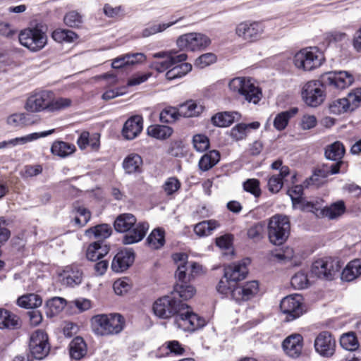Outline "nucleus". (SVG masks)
I'll list each match as a JSON object with an SVG mask.
<instances>
[{"label": "nucleus", "mask_w": 361, "mask_h": 361, "mask_svg": "<svg viewBox=\"0 0 361 361\" xmlns=\"http://www.w3.org/2000/svg\"><path fill=\"white\" fill-rule=\"evenodd\" d=\"M114 226L117 232L126 233L122 239L125 245L139 243L145 238L149 228L147 222H137L136 217L130 213L118 215L114 221Z\"/></svg>", "instance_id": "f257e3e1"}, {"label": "nucleus", "mask_w": 361, "mask_h": 361, "mask_svg": "<svg viewBox=\"0 0 361 361\" xmlns=\"http://www.w3.org/2000/svg\"><path fill=\"white\" fill-rule=\"evenodd\" d=\"M180 286L176 285L175 290L169 295L162 297L156 300L153 305V311L159 318L168 319L175 317V323L178 328L180 327L178 312L180 310V291L178 290Z\"/></svg>", "instance_id": "f03ea898"}, {"label": "nucleus", "mask_w": 361, "mask_h": 361, "mask_svg": "<svg viewBox=\"0 0 361 361\" xmlns=\"http://www.w3.org/2000/svg\"><path fill=\"white\" fill-rule=\"evenodd\" d=\"M94 332L99 336L117 334L124 328L125 319L120 314H98L92 317Z\"/></svg>", "instance_id": "7ed1b4c3"}, {"label": "nucleus", "mask_w": 361, "mask_h": 361, "mask_svg": "<svg viewBox=\"0 0 361 361\" xmlns=\"http://www.w3.org/2000/svg\"><path fill=\"white\" fill-rule=\"evenodd\" d=\"M228 87L233 93L243 97L249 103L257 104L262 99L260 89L248 78H235L229 82Z\"/></svg>", "instance_id": "20e7f679"}, {"label": "nucleus", "mask_w": 361, "mask_h": 361, "mask_svg": "<svg viewBox=\"0 0 361 361\" xmlns=\"http://www.w3.org/2000/svg\"><path fill=\"white\" fill-rule=\"evenodd\" d=\"M152 56L154 58L166 59L164 61H156L152 63L151 67L158 72H164L174 66L166 72V78L167 80H173L180 76V66L178 64L180 62V54L178 51H161L154 54Z\"/></svg>", "instance_id": "39448f33"}, {"label": "nucleus", "mask_w": 361, "mask_h": 361, "mask_svg": "<svg viewBox=\"0 0 361 361\" xmlns=\"http://www.w3.org/2000/svg\"><path fill=\"white\" fill-rule=\"evenodd\" d=\"M290 229V221L286 216H273L269 219L267 226L269 241L276 245H282L288 238Z\"/></svg>", "instance_id": "423d86ee"}, {"label": "nucleus", "mask_w": 361, "mask_h": 361, "mask_svg": "<svg viewBox=\"0 0 361 361\" xmlns=\"http://www.w3.org/2000/svg\"><path fill=\"white\" fill-rule=\"evenodd\" d=\"M324 61L323 54L315 47L302 49L293 58L295 66L305 71L319 67Z\"/></svg>", "instance_id": "0eeeda50"}, {"label": "nucleus", "mask_w": 361, "mask_h": 361, "mask_svg": "<svg viewBox=\"0 0 361 361\" xmlns=\"http://www.w3.org/2000/svg\"><path fill=\"white\" fill-rule=\"evenodd\" d=\"M342 265L343 264L337 258L324 257L314 262L311 272L319 279L330 281L341 270Z\"/></svg>", "instance_id": "6e6552de"}, {"label": "nucleus", "mask_w": 361, "mask_h": 361, "mask_svg": "<svg viewBox=\"0 0 361 361\" xmlns=\"http://www.w3.org/2000/svg\"><path fill=\"white\" fill-rule=\"evenodd\" d=\"M20 43L32 51L41 50L47 44V35L38 26L22 30L18 36Z\"/></svg>", "instance_id": "1a4fd4ad"}, {"label": "nucleus", "mask_w": 361, "mask_h": 361, "mask_svg": "<svg viewBox=\"0 0 361 361\" xmlns=\"http://www.w3.org/2000/svg\"><path fill=\"white\" fill-rule=\"evenodd\" d=\"M322 83L319 80H310L302 87V98L307 106L317 107L324 101L325 94Z\"/></svg>", "instance_id": "9d476101"}, {"label": "nucleus", "mask_w": 361, "mask_h": 361, "mask_svg": "<svg viewBox=\"0 0 361 361\" xmlns=\"http://www.w3.org/2000/svg\"><path fill=\"white\" fill-rule=\"evenodd\" d=\"M235 31L238 37L252 42L261 38L264 26L261 22L246 20L238 24Z\"/></svg>", "instance_id": "9b49d317"}, {"label": "nucleus", "mask_w": 361, "mask_h": 361, "mask_svg": "<svg viewBox=\"0 0 361 361\" xmlns=\"http://www.w3.org/2000/svg\"><path fill=\"white\" fill-rule=\"evenodd\" d=\"M347 164L344 161H339L332 164H324L314 171L312 176L307 180V185L318 187L325 182V179L329 175L336 174L340 171L345 172Z\"/></svg>", "instance_id": "f8f14e48"}, {"label": "nucleus", "mask_w": 361, "mask_h": 361, "mask_svg": "<svg viewBox=\"0 0 361 361\" xmlns=\"http://www.w3.org/2000/svg\"><path fill=\"white\" fill-rule=\"evenodd\" d=\"M281 312L286 315V322L300 317L303 313L302 298L300 295H290L285 297L280 304Z\"/></svg>", "instance_id": "ddd939ff"}, {"label": "nucleus", "mask_w": 361, "mask_h": 361, "mask_svg": "<svg viewBox=\"0 0 361 361\" xmlns=\"http://www.w3.org/2000/svg\"><path fill=\"white\" fill-rule=\"evenodd\" d=\"M29 349L32 357L37 360L44 358L49 352L48 336L42 330H36L30 338Z\"/></svg>", "instance_id": "4468645a"}, {"label": "nucleus", "mask_w": 361, "mask_h": 361, "mask_svg": "<svg viewBox=\"0 0 361 361\" xmlns=\"http://www.w3.org/2000/svg\"><path fill=\"white\" fill-rule=\"evenodd\" d=\"M322 82L330 87L343 90L354 82V77L348 71H331L324 73L321 76Z\"/></svg>", "instance_id": "2eb2a0df"}, {"label": "nucleus", "mask_w": 361, "mask_h": 361, "mask_svg": "<svg viewBox=\"0 0 361 361\" xmlns=\"http://www.w3.org/2000/svg\"><path fill=\"white\" fill-rule=\"evenodd\" d=\"M53 92L51 91H41L30 96L25 104V109L30 112L35 113L43 111L49 112L51 97Z\"/></svg>", "instance_id": "dca6fc26"}, {"label": "nucleus", "mask_w": 361, "mask_h": 361, "mask_svg": "<svg viewBox=\"0 0 361 361\" xmlns=\"http://www.w3.org/2000/svg\"><path fill=\"white\" fill-rule=\"evenodd\" d=\"M211 39L200 32H190L182 35V47L190 51H201L211 44Z\"/></svg>", "instance_id": "f3484780"}, {"label": "nucleus", "mask_w": 361, "mask_h": 361, "mask_svg": "<svg viewBox=\"0 0 361 361\" xmlns=\"http://www.w3.org/2000/svg\"><path fill=\"white\" fill-rule=\"evenodd\" d=\"M205 325V320L196 313L193 312L190 307L182 303V330L193 332Z\"/></svg>", "instance_id": "a211bd4d"}, {"label": "nucleus", "mask_w": 361, "mask_h": 361, "mask_svg": "<svg viewBox=\"0 0 361 361\" xmlns=\"http://www.w3.org/2000/svg\"><path fill=\"white\" fill-rule=\"evenodd\" d=\"M259 291V284L251 281L242 286H236L232 291V298L236 302L247 301L254 298Z\"/></svg>", "instance_id": "6ab92c4d"}, {"label": "nucleus", "mask_w": 361, "mask_h": 361, "mask_svg": "<svg viewBox=\"0 0 361 361\" xmlns=\"http://www.w3.org/2000/svg\"><path fill=\"white\" fill-rule=\"evenodd\" d=\"M335 347L336 341L328 331L321 332L314 340L315 350L322 356L332 355Z\"/></svg>", "instance_id": "aec40b11"}, {"label": "nucleus", "mask_w": 361, "mask_h": 361, "mask_svg": "<svg viewBox=\"0 0 361 361\" xmlns=\"http://www.w3.org/2000/svg\"><path fill=\"white\" fill-rule=\"evenodd\" d=\"M82 271L77 266L71 265L66 267L59 274V279L62 284L74 287L80 285L82 281Z\"/></svg>", "instance_id": "412c9836"}, {"label": "nucleus", "mask_w": 361, "mask_h": 361, "mask_svg": "<svg viewBox=\"0 0 361 361\" xmlns=\"http://www.w3.org/2000/svg\"><path fill=\"white\" fill-rule=\"evenodd\" d=\"M250 263L249 259H244L238 263H233L225 268L224 276L235 283L244 279L247 273V265Z\"/></svg>", "instance_id": "4be33fe9"}, {"label": "nucleus", "mask_w": 361, "mask_h": 361, "mask_svg": "<svg viewBox=\"0 0 361 361\" xmlns=\"http://www.w3.org/2000/svg\"><path fill=\"white\" fill-rule=\"evenodd\" d=\"M303 338L299 334L288 336L282 343V348L285 353L293 358L298 357L302 350Z\"/></svg>", "instance_id": "5701e85b"}, {"label": "nucleus", "mask_w": 361, "mask_h": 361, "mask_svg": "<svg viewBox=\"0 0 361 361\" xmlns=\"http://www.w3.org/2000/svg\"><path fill=\"white\" fill-rule=\"evenodd\" d=\"M302 186L300 185H295L288 190V192L291 198L293 207L311 212H313L314 209H318L316 204L302 197Z\"/></svg>", "instance_id": "b1692460"}, {"label": "nucleus", "mask_w": 361, "mask_h": 361, "mask_svg": "<svg viewBox=\"0 0 361 361\" xmlns=\"http://www.w3.org/2000/svg\"><path fill=\"white\" fill-rule=\"evenodd\" d=\"M134 259V252L132 250H121L113 259L111 269L115 272H123L131 266Z\"/></svg>", "instance_id": "393cba45"}, {"label": "nucleus", "mask_w": 361, "mask_h": 361, "mask_svg": "<svg viewBox=\"0 0 361 361\" xmlns=\"http://www.w3.org/2000/svg\"><path fill=\"white\" fill-rule=\"evenodd\" d=\"M260 126L261 124L259 121H254L250 123H240L231 129L228 135L233 141L243 140L247 138L250 129L257 130Z\"/></svg>", "instance_id": "a878e982"}, {"label": "nucleus", "mask_w": 361, "mask_h": 361, "mask_svg": "<svg viewBox=\"0 0 361 361\" xmlns=\"http://www.w3.org/2000/svg\"><path fill=\"white\" fill-rule=\"evenodd\" d=\"M142 130V118L139 116H135L130 118L124 123L122 134L127 140H133Z\"/></svg>", "instance_id": "bb28decb"}, {"label": "nucleus", "mask_w": 361, "mask_h": 361, "mask_svg": "<svg viewBox=\"0 0 361 361\" xmlns=\"http://www.w3.org/2000/svg\"><path fill=\"white\" fill-rule=\"evenodd\" d=\"M54 132V129L44 131L42 133H33L20 137H16L7 141L0 142V149L13 147L18 145H24L27 142L34 141L39 137H44L52 134Z\"/></svg>", "instance_id": "cd10ccee"}, {"label": "nucleus", "mask_w": 361, "mask_h": 361, "mask_svg": "<svg viewBox=\"0 0 361 361\" xmlns=\"http://www.w3.org/2000/svg\"><path fill=\"white\" fill-rule=\"evenodd\" d=\"M240 114L237 111L219 112L212 117V123L214 126L225 128L231 126L234 121H239Z\"/></svg>", "instance_id": "c85d7f7f"}, {"label": "nucleus", "mask_w": 361, "mask_h": 361, "mask_svg": "<svg viewBox=\"0 0 361 361\" xmlns=\"http://www.w3.org/2000/svg\"><path fill=\"white\" fill-rule=\"evenodd\" d=\"M188 258L186 255L182 253V272H183V280L191 282L196 276L200 275L202 271V266L195 262L185 261Z\"/></svg>", "instance_id": "c756f323"}, {"label": "nucleus", "mask_w": 361, "mask_h": 361, "mask_svg": "<svg viewBox=\"0 0 361 361\" xmlns=\"http://www.w3.org/2000/svg\"><path fill=\"white\" fill-rule=\"evenodd\" d=\"M145 59L146 56L142 53L126 54L114 59L111 66L114 68L118 69L136 63H142Z\"/></svg>", "instance_id": "7c9ffc66"}, {"label": "nucleus", "mask_w": 361, "mask_h": 361, "mask_svg": "<svg viewBox=\"0 0 361 361\" xmlns=\"http://www.w3.org/2000/svg\"><path fill=\"white\" fill-rule=\"evenodd\" d=\"M109 252V247L104 242L97 241L91 243L87 250L86 257L88 260H99Z\"/></svg>", "instance_id": "2f4dec72"}, {"label": "nucleus", "mask_w": 361, "mask_h": 361, "mask_svg": "<svg viewBox=\"0 0 361 361\" xmlns=\"http://www.w3.org/2000/svg\"><path fill=\"white\" fill-rule=\"evenodd\" d=\"M7 124L12 128H23L36 123L33 116L25 113H16L7 118Z\"/></svg>", "instance_id": "473e14b6"}, {"label": "nucleus", "mask_w": 361, "mask_h": 361, "mask_svg": "<svg viewBox=\"0 0 361 361\" xmlns=\"http://www.w3.org/2000/svg\"><path fill=\"white\" fill-rule=\"evenodd\" d=\"M20 326V322L17 315L6 310L0 309V329H15Z\"/></svg>", "instance_id": "72a5a7b5"}, {"label": "nucleus", "mask_w": 361, "mask_h": 361, "mask_svg": "<svg viewBox=\"0 0 361 361\" xmlns=\"http://www.w3.org/2000/svg\"><path fill=\"white\" fill-rule=\"evenodd\" d=\"M122 165L126 173H140L142 165V159L137 154H130L124 159Z\"/></svg>", "instance_id": "f704fd0d"}, {"label": "nucleus", "mask_w": 361, "mask_h": 361, "mask_svg": "<svg viewBox=\"0 0 361 361\" xmlns=\"http://www.w3.org/2000/svg\"><path fill=\"white\" fill-rule=\"evenodd\" d=\"M220 160V153L217 150H210L200 159L198 166L202 171H207L213 168Z\"/></svg>", "instance_id": "c9c22d12"}, {"label": "nucleus", "mask_w": 361, "mask_h": 361, "mask_svg": "<svg viewBox=\"0 0 361 361\" xmlns=\"http://www.w3.org/2000/svg\"><path fill=\"white\" fill-rule=\"evenodd\" d=\"M345 147L342 142L339 141L326 146L325 149V157L327 159L337 162L343 161L341 159L345 154Z\"/></svg>", "instance_id": "e433bc0d"}, {"label": "nucleus", "mask_w": 361, "mask_h": 361, "mask_svg": "<svg viewBox=\"0 0 361 361\" xmlns=\"http://www.w3.org/2000/svg\"><path fill=\"white\" fill-rule=\"evenodd\" d=\"M75 151V147L73 144L63 141H55L51 147V152L61 158L70 156Z\"/></svg>", "instance_id": "4c0bfd02"}, {"label": "nucleus", "mask_w": 361, "mask_h": 361, "mask_svg": "<svg viewBox=\"0 0 361 361\" xmlns=\"http://www.w3.org/2000/svg\"><path fill=\"white\" fill-rule=\"evenodd\" d=\"M361 275V261L355 259L350 262L343 270L341 278L346 281H351Z\"/></svg>", "instance_id": "58836bf2"}, {"label": "nucleus", "mask_w": 361, "mask_h": 361, "mask_svg": "<svg viewBox=\"0 0 361 361\" xmlns=\"http://www.w3.org/2000/svg\"><path fill=\"white\" fill-rule=\"evenodd\" d=\"M297 113V108H292L288 111L279 113L274 119V127L279 131L284 130L288 126L290 119Z\"/></svg>", "instance_id": "ea45409f"}, {"label": "nucleus", "mask_w": 361, "mask_h": 361, "mask_svg": "<svg viewBox=\"0 0 361 361\" xmlns=\"http://www.w3.org/2000/svg\"><path fill=\"white\" fill-rule=\"evenodd\" d=\"M70 355L75 360H80L87 353V345L81 337H75L69 345Z\"/></svg>", "instance_id": "a19ab883"}, {"label": "nucleus", "mask_w": 361, "mask_h": 361, "mask_svg": "<svg viewBox=\"0 0 361 361\" xmlns=\"http://www.w3.org/2000/svg\"><path fill=\"white\" fill-rule=\"evenodd\" d=\"M85 234L90 238L97 239V241L103 242V240L111 235V228L108 224H100L87 230Z\"/></svg>", "instance_id": "79ce46f5"}, {"label": "nucleus", "mask_w": 361, "mask_h": 361, "mask_svg": "<svg viewBox=\"0 0 361 361\" xmlns=\"http://www.w3.org/2000/svg\"><path fill=\"white\" fill-rule=\"evenodd\" d=\"M148 245L154 250L162 247L165 244V232L163 229L157 228L154 229L147 238Z\"/></svg>", "instance_id": "37998d69"}, {"label": "nucleus", "mask_w": 361, "mask_h": 361, "mask_svg": "<svg viewBox=\"0 0 361 361\" xmlns=\"http://www.w3.org/2000/svg\"><path fill=\"white\" fill-rule=\"evenodd\" d=\"M345 211V206L343 201H338L325 207L322 210L324 216L329 219H334L341 216Z\"/></svg>", "instance_id": "c03bdc74"}, {"label": "nucleus", "mask_w": 361, "mask_h": 361, "mask_svg": "<svg viewBox=\"0 0 361 361\" xmlns=\"http://www.w3.org/2000/svg\"><path fill=\"white\" fill-rule=\"evenodd\" d=\"M219 227V222L216 220L211 219L197 224L194 227V231L198 236H207L210 235L214 230Z\"/></svg>", "instance_id": "a18cd8bd"}, {"label": "nucleus", "mask_w": 361, "mask_h": 361, "mask_svg": "<svg viewBox=\"0 0 361 361\" xmlns=\"http://www.w3.org/2000/svg\"><path fill=\"white\" fill-rule=\"evenodd\" d=\"M42 303V298L37 294L30 293L24 295L17 300L18 306L27 309L36 308Z\"/></svg>", "instance_id": "49530a36"}, {"label": "nucleus", "mask_w": 361, "mask_h": 361, "mask_svg": "<svg viewBox=\"0 0 361 361\" xmlns=\"http://www.w3.org/2000/svg\"><path fill=\"white\" fill-rule=\"evenodd\" d=\"M173 130L167 126L155 125L150 126L147 128V133L149 136L159 140H164L171 135Z\"/></svg>", "instance_id": "de8ad7c7"}, {"label": "nucleus", "mask_w": 361, "mask_h": 361, "mask_svg": "<svg viewBox=\"0 0 361 361\" xmlns=\"http://www.w3.org/2000/svg\"><path fill=\"white\" fill-rule=\"evenodd\" d=\"M66 306V300L59 297H55L46 303V313L49 317H53L61 312Z\"/></svg>", "instance_id": "09e8293b"}, {"label": "nucleus", "mask_w": 361, "mask_h": 361, "mask_svg": "<svg viewBox=\"0 0 361 361\" xmlns=\"http://www.w3.org/2000/svg\"><path fill=\"white\" fill-rule=\"evenodd\" d=\"M203 110V106L193 100H189L182 104V116L184 117L198 116Z\"/></svg>", "instance_id": "8fccbe9b"}, {"label": "nucleus", "mask_w": 361, "mask_h": 361, "mask_svg": "<svg viewBox=\"0 0 361 361\" xmlns=\"http://www.w3.org/2000/svg\"><path fill=\"white\" fill-rule=\"evenodd\" d=\"M329 109L331 114L336 115L352 111L346 97L332 101L329 104Z\"/></svg>", "instance_id": "3c124183"}, {"label": "nucleus", "mask_w": 361, "mask_h": 361, "mask_svg": "<svg viewBox=\"0 0 361 361\" xmlns=\"http://www.w3.org/2000/svg\"><path fill=\"white\" fill-rule=\"evenodd\" d=\"M170 354H180V345L177 341H168L161 345L157 351L159 357H164Z\"/></svg>", "instance_id": "603ef678"}, {"label": "nucleus", "mask_w": 361, "mask_h": 361, "mask_svg": "<svg viewBox=\"0 0 361 361\" xmlns=\"http://www.w3.org/2000/svg\"><path fill=\"white\" fill-rule=\"evenodd\" d=\"M341 345L345 350L353 351L358 348L359 343L353 332L347 333L341 336L340 338Z\"/></svg>", "instance_id": "864d4df0"}, {"label": "nucleus", "mask_w": 361, "mask_h": 361, "mask_svg": "<svg viewBox=\"0 0 361 361\" xmlns=\"http://www.w3.org/2000/svg\"><path fill=\"white\" fill-rule=\"evenodd\" d=\"M77 37V35L65 29H57L52 32V38L58 42H72Z\"/></svg>", "instance_id": "5fc2aeb1"}, {"label": "nucleus", "mask_w": 361, "mask_h": 361, "mask_svg": "<svg viewBox=\"0 0 361 361\" xmlns=\"http://www.w3.org/2000/svg\"><path fill=\"white\" fill-rule=\"evenodd\" d=\"M71 104L72 100L71 99L66 97L54 98L53 95L51 97L49 112L63 110L70 107Z\"/></svg>", "instance_id": "6e6d98bb"}, {"label": "nucleus", "mask_w": 361, "mask_h": 361, "mask_svg": "<svg viewBox=\"0 0 361 361\" xmlns=\"http://www.w3.org/2000/svg\"><path fill=\"white\" fill-rule=\"evenodd\" d=\"M75 216L74 221L79 226H84L90 219V212L86 208L79 206L74 208Z\"/></svg>", "instance_id": "4d7b16f0"}, {"label": "nucleus", "mask_w": 361, "mask_h": 361, "mask_svg": "<svg viewBox=\"0 0 361 361\" xmlns=\"http://www.w3.org/2000/svg\"><path fill=\"white\" fill-rule=\"evenodd\" d=\"M348 105L353 111L361 104V87L353 89L346 97Z\"/></svg>", "instance_id": "13d9d810"}, {"label": "nucleus", "mask_w": 361, "mask_h": 361, "mask_svg": "<svg viewBox=\"0 0 361 361\" xmlns=\"http://www.w3.org/2000/svg\"><path fill=\"white\" fill-rule=\"evenodd\" d=\"M291 285L295 289H304L309 286L307 275L304 271L296 273L291 279Z\"/></svg>", "instance_id": "bf43d9fd"}, {"label": "nucleus", "mask_w": 361, "mask_h": 361, "mask_svg": "<svg viewBox=\"0 0 361 361\" xmlns=\"http://www.w3.org/2000/svg\"><path fill=\"white\" fill-rule=\"evenodd\" d=\"M217 60L216 56L213 53L202 54L195 59V66L198 68H204L214 63Z\"/></svg>", "instance_id": "052dcab7"}, {"label": "nucleus", "mask_w": 361, "mask_h": 361, "mask_svg": "<svg viewBox=\"0 0 361 361\" xmlns=\"http://www.w3.org/2000/svg\"><path fill=\"white\" fill-rule=\"evenodd\" d=\"M66 25L72 27H78L82 23V16L76 11L67 13L63 18Z\"/></svg>", "instance_id": "680f3d73"}, {"label": "nucleus", "mask_w": 361, "mask_h": 361, "mask_svg": "<svg viewBox=\"0 0 361 361\" xmlns=\"http://www.w3.org/2000/svg\"><path fill=\"white\" fill-rule=\"evenodd\" d=\"M179 116L178 111L174 107H166L160 113V121L163 123H172L176 121Z\"/></svg>", "instance_id": "e2e57ef3"}, {"label": "nucleus", "mask_w": 361, "mask_h": 361, "mask_svg": "<svg viewBox=\"0 0 361 361\" xmlns=\"http://www.w3.org/2000/svg\"><path fill=\"white\" fill-rule=\"evenodd\" d=\"M178 20L175 21H172L168 23H161V24H154L150 25L149 27L145 28L142 31V36L144 37H147L150 35H154L158 32H161L165 30L166 28L171 27L173 24H175Z\"/></svg>", "instance_id": "0e129e2a"}, {"label": "nucleus", "mask_w": 361, "mask_h": 361, "mask_svg": "<svg viewBox=\"0 0 361 361\" xmlns=\"http://www.w3.org/2000/svg\"><path fill=\"white\" fill-rule=\"evenodd\" d=\"M232 281H231L229 279L224 277V279H221L219 282L216 289L217 291L224 295H231L232 297V291L233 288L236 287L235 284L233 283Z\"/></svg>", "instance_id": "69168bd1"}, {"label": "nucleus", "mask_w": 361, "mask_h": 361, "mask_svg": "<svg viewBox=\"0 0 361 361\" xmlns=\"http://www.w3.org/2000/svg\"><path fill=\"white\" fill-rule=\"evenodd\" d=\"M243 189L255 197H259L261 195L259 181L255 178H249L243 183Z\"/></svg>", "instance_id": "338daca9"}, {"label": "nucleus", "mask_w": 361, "mask_h": 361, "mask_svg": "<svg viewBox=\"0 0 361 361\" xmlns=\"http://www.w3.org/2000/svg\"><path fill=\"white\" fill-rule=\"evenodd\" d=\"M193 145L198 152H204L209 147V140L204 135L201 134L195 135L192 139Z\"/></svg>", "instance_id": "774afa93"}]
</instances>
